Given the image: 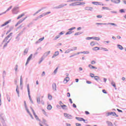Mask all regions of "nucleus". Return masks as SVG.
Masks as SVG:
<instances>
[{
    "instance_id": "412c9836",
    "label": "nucleus",
    "mask_w": 126,
    "mask_h": 126,
    "mask_svg": "<svg viewBox=\"0 0 126 126\" xmlns=\"http://www.w3.org/2000/svg\"><path fill=\"white\" fill-rule=\"evenodd\" d=\"M29 49L28 48H26L24 51V55L25 56L26 55H27V53H28V51Z\"/></svg>"
},
{
    "instance_id": "bf43d9fd",
    "label": "nucleus",
    "mask_w": 126,
    "mask_h": 126,
    "mask_svg": "<svg viewBox=\"0 0 126 126\" xmlns=\"http://www.w3.org/2000/svg\"><path fill=\"white\" fill-rule=\"evenodd\" d=\"M97 5H102L104 6V4L101 2H98V3L97 4Z\"/></svg>"
},
{
    "instance_id": "774afa93",
    "label": "nucleus",
    "mask_w": 126,
    "mask_h": 126,
    "mask_svg": "<svg viewBox=\"0 0 126 126\" xmlns=\"http://www.w3.org/2000/svg\"><path fill=\"white\" fill-rule=\"evenodd\" d=\"M76 126H81V124L79 123H76Z\"/></svg>"
},
{
    "instance_id": "052dcab7",
    "label": "nucleus",
    "mask_w": 126,
    "mask_h": 126,
    "mask_svg": "<svg viewBox=\"0 0 126 126\" xmlns=\"http://www.w3.org/2000/svg\"><path fill=\"white\" fill-rule=\"evenodd\" d=\"M17 69H18V65L17 64L15 66V71H17Z\"/></svg>"
},
{
    "instance_id": "72a5a7b5",
    "label": "nucleus",
    "mask_w": 126,
    "mask_h": 126,
    "mask_svg": "<svg viewBox=\"0 0 126 126\" xmlns=\"http://www.w3.org/2000/svg\"><path fill=\"white\" fill-rule=\"evenodd\" d=\"M16 91L18 95V97H19V91H18V86H17Z\"/></svg>"
},
{
    "instance_id": "79ce46f5",
    "label": "nucleus",
    "mask_w": 126,
    "mask_h": 126,
    "mask_svg": "<svg viewBox=\"0 0 126 126\" xmlns=\"http://www.w3.org/2000/svg\"><path fill=\"white\" fill-rule=\"evenodd\" d=\"M11 22V20H9L8 21L4 23L5 25H7L9 23H10Z\"/></svg>"
},
{
    "instance_id": "680f3d73",
    "label": "nucleus",
    "mask_w": 126,
    "mask_h": 126,
    "mask_svg": "<svg viewBox=\"0 0 126 126\" xmlns=\"http://www.w3.org/2000/svg\"><path fill=\"white\" fill-rule=\"evenodd\" d=\"M42 61H44V58L42 57H41V60L38 63H41L42 62Z\"/></svg>"
},
{
    "instance_id": "6ab92c4d",
    "label": "nucleus",
    "mask_w": 126,
    "mask_h": 126,
    "mask_svg": "<svg viewBox=\"0 0 126 126\" xmlns=\"http://www.w3.org/2000/svg\"><path fill=\"white\" fill-rule=\"evenodd\" d=\"M75 119H77L78 120L79 119H81V120H79L80 122H84V123H85V120H84V119L82 118H79V117H75Z\"/></svg>"
},
{
    "instance_id": "58836bf2",
    "label": "nucleus",
    "mask_w": 126,
    "mask_h": 126,
    "mask_svg": "<svg viewBox=\"0 0 126 126\" xmlns=\"http://www.w3.org/2000/svg\"><path fill=\"white\" fill-rule=\"evenodd\" d=\"M8 40V37H7V36H6V37L3 40L2 44H3V43H4V42H6V41H7Z\"/></svg>"
},
{
    "instance_id": "49530a36",
    "label": "nucleus",
    "mask_w": 126,
    "mask_h": 126,
    "mask_svg": "<svg viewBox=\"0 0 126 126\" xmlns=\"http://www.w3.org/2000/svg\"><path fill=\"white\" fill-rule=\"evenodd\" d=\"M93 4H94L95 5H98V2L97 1H94L92 2Z\"/></svg>"
},
{
    "instance_id": "20e7f679",
    "label": "nucleus",
    "mask_w": 126,
    "mask_h": 126,
    "mask_svg": "<svg viewBox=\"0 0 126 126\" xmlns=\"http://www.w3.org/2000/svg\"><path fill=\"white\" fill-rule=\"evenodd\" d=\"M27 89H28L29 98L31 101V100H32V98L31 97V95H30V88H29V84H28L27 85Z\"/></svg>"
},
{
    "instance_id": "9b49d317",
    "label": "nucleus",
    "mask_w": 126,
    "mask_h": 126,
    "mask_svg": "<svg viewBox=\"0 0 126 126\" xmlns=\"http://www.w3.org/2000/svg\"><path fill=\"white\" fill-rule=\"evenodd\" d=\"M59 55H60V52H59V51L55 52V54L52 57V59H54V58H56V57H58V56H59Z\"/></svg>"
},
{
    "instance_id": "4d7b16f0",
    "label": "nucleus",
    "mask_w": 126,
    "mask_h": 126,
    "mask_svg": "<svg viewBox=\"0 0 126 126\" xmlns=\"http://www.w3.org/2000/svg\"><path fill=\"white\" fill-rule=\"evenodd\" d=\"M90 76L91 77H92V78H93V77H95V76L94 75V73H90Z\"/></svg>"
},
{
    "instance_id": "338daca9",
    "label": "nucleus",
    "mask_w": 126,
    "mask_h": 126,
    "mask_svg": "<svg viewBox=\"0 0 126 126\" xmlns=\"http://www.w3.org/2000/svg\"><path fill=\"white\" fill-rule=\"evenodd\" d=\"M44 37H42V38H40L39 39V41L40 42H42V41H43V40H44Z\"/></svg>"
},
{
    "instance_id": "8fccbe9b",
    "label": "nucleus",
    "mask_w": 126,
    "mask_h": 126,
    "mask_svg": "<svg viewBox=\"0 0 126 126\" xmlns=\"http://www.w3.org/2000/svg\"><path fill=\"white\" fill-rule=\"evenodd\" d=\"M60 37H61V35H57L54 38V40H57V39H59V38H60Z\"/></svg>"
},
{
    "instance_id": "a878e982",
    "label": "nucleus",
    "mask_w": 126,
    "mask_h": 126,
    "mask_svg": "<svg viewBox=\"0 0 126 126\" xmlns=\"http://www.w3.org/2000/svg\"><path fill=\"white\" fill-rule=\"evenodd\" d=\"M93 51H99L100 47H95L93 48Z\"/></svg>"
},
{
    "instance_id": "39448f33",
    "label": "nucleus",
    "mask_w": 126,
    "mask_h": 126,
    "mask_svg": "<svg viewBox=\"0 0 126 126\" xmlns=\"http://www.w3.org/2000/svg\"><path fill=\"white\" fill-rule=\"evenodd\" d=\"M64 117H65V118H67V119H71L72 118V116H71V115L70 114H68L67 113H64Z\"/></svg>"
},
{
    "instance_id": "9d476101",
    "label": "nucleus",
    "mask_w": 126,
    "mask_h": 126,
    "mask_svg": "<svg viewBox=\"0 0 126 126\" xmlns=\"http://www.w3.org/2000/svg\"><path fill=\"white\" fill-rule=\"evenodd\" d=\"M52 89L53 91H57V85L56 84V83H53L52 84Z\"/></svg>"
},
{
    "instance_id": "bb28decb",
    "label": "nucleus",
    "mask_w": 126,
    "mask_h": 126,
    "mask_svg": "<svg viewBox=\"0 0 126 126\" xmlns=\"http://www.w3.org/2000/svg\"><path fill=\"white\" fill-rule=\"evenodd\" d=\"M111 85H112V86H114V88H115V89H117V88L116 87V84L115 83L114 81L111 82Z\"/></svg>"
},
{
    "instance_id": "f704fd0d",
    "label": "nucleus",
    "mask_w": 126,
    "mask_h": 126,
    "mask_svg": "<svg viewBox=\"0 0 126 126\" xmlns=\"http://www.w3.org/2000/svg\"><path fill=\"white\" fill-rule=\"evenodd\" d=\"M12 8V6H10L9 8H8L7 9V10L5 11V12H7V11H9V10H10V9H11Z\"/></svg>"
},
{
    "instance_id": "1a4fd4ad",
    "label": "nucleus",
    "mask_w": 126,
    "mask_h": 126,
    "mask_svg": "<svg viewBox=\"0 0 126 126\" xmlns=\"http://www.w3.org/2000/svg\"><path fill=\"white\" fill-rule=\"evenodd\" d=\"M111 1L113 2V3L117 4L118 3H120L121 2V0H111Z\"/></svg>"
},
{
    "instance_id": "e2e57ef3",
    "label": "nucleus",
    "mask_w": 126,
    "mask_h": 126,
    "mask_svg": "<svg viewBox=\"0 0 126 126\" xmlns=\"http://www.w3.org/2000/svg\"><path fill=\"white\" fill-rule=\"evenodd\" d=\"M14 28V26H11L9 28V30H10V31H12V30H13Z\"/></svg>"
},
{
    "instance_id": "a19ab883",
    "label": "nucleus",
    "mask_w": 126,
    "mask_h": 126,
    "mask_svg": "<svg viewBox=\"0 0 126 126\" xmlns=\"http://www.w3.org/2000/svg\"><path fill=\"white\" fill-rule=\"evenodd\" d=\"M37 102L38 104H40V103H41V99L40 98V97H37Z\"/></svg>"
},
{
    "instance_id": "13d9d810",
    "label": "nucleus",
    "mask_w": 126,
    "mask_h": 126,
    "mask_svg": "<svg viewBox=\"0 0 126 126\" xmlns=\"http://www.w3.org/2000/svg\"><path fill=\"white\" fill-rule=\"evenodd\" d=\"M120 12H121V13H124V12H125V10L124 9H120Z\"/></svg>"
},
{
    "instance_id": "ddd939ff",
    "label": "nucleus",
    "mask_w": 126,
    "mask_h": 126,
    "mask_svg": "<svg viewBox=\"0 0 126 126\" xmlns=\"http://www.w3.org/2000/svg\"><path fill=\"white\" fill-rule=\"evenodd\" d=\"M79 2H75L70 4L69 5V6H75V5H78L77 3H78Z\"/></svg>"
},
{
    "instance_id": "473e14b6",
    "label": "nucleus",
    "mask_w": 126,
    "mask_h": 126,
    "mask_svg": "<svg viewBox=\"0 0 126 126\" xmlns=\"http://www.w3.org/2000/svg\"><path fill=\"white\" fill-rule=\"evenodd\" d=\"M81 54H90V52L89 51H83L81 52Z\"/></svg>"
},
{
    "instance_id": "3c124183",
    "label": "nucleus",
    "mask_w": 126,
    "mask_h": 126,
    "mask_svg": "<svg viewBox=\"0 0 126 126\" xmlns=\"http://www.w3.org/2000/svg\"><path fill=\"white\" fill-rule=\"evenodd\" d=\"M90 45H91V46H94L95 45V42H94V41L91 42V43H90Z\"/></svg>"
},
{
    "instance_id": "2f4dec72",
    "label": "nucleus",
    "mask_w": 126,
    "mask_h": 126,
    "mask_svg": "<svg viewBox=\"0 0 126 126\" xmlns=\"http://www.w3.org/2000/svg\"><path fill=\"white\" fill-rule=\"evenodd\" d=\"M52 105H48L47 107V110H49V111L52 110Z\"/></svg>"
},
{
    "instance_id": "4468645a",
    "label": "nucleus",
    "mask_w": 126,
    "mask_h": 126,
    "mask_svg": "<svg viewBox=\"0 0 126 126\" xmlns=\"http://www.w3.org/2000/svg\"><path fill=\"white\" fill-rule=\"evenodd\" d=\"M110 116H116V117L117 118H118V117H119V115H117V114H116V112H110Z\"/></svg>"
},
{
    "instance_id": "a211bd4d",
    "label": "nucleus",
    "mask_w": 126,
    "mask_h": 126,
    "mask_svg": "<svg viewBox=\"0 0 126 126\" xmlns=\"http://www.w3.org/2000/svg\"><path fill=\"white\" fill-rule=\"evenodd\" d=\"M33 116H34V118L36 119V121H38L39 122H41V120L39 119V117H38V116L36 115V113L33 114Z\"/></svg>"
},
{
    "instance_id": "cd10ccee",
    "label": "nucleus",
    "mask_w": 126,
    "mask_h": 126,
    "mask_svg": "<svg viewBox=\"0 0 126 126\" xmlns=\"http://www.w3.org/2000/svg\"><path fill=\"white\" fill-rule=\"evenodd\" d=\"M118 48L120 49V50H124V47H123V46L120 45V44H118L117 45Z\"/></svg>"
},
{
    "instance_id": "0eeeda50",
    "label": "nucleus",
    "mask_w": 126,
    "mask_h": 126,
    "mask_svg": "<svg viewBox=\"0 0 126 126\" xmlns=\"http://www.w3.org/2000/svg\"><path fill=\"white\" fill-rule=\"evenodd\" d=\"M4 115H3L2 114H0V120H1V123L2 124H3L4 123Z\"/></svg>"
},
{
    "instance_id": "c9c22d12",
    "label": "nucleus",
    "mask_w": 126,
    "mask_h": 126,
    "mask_svg": "<svg viewBox=\"0 0 126 126\" xmlns=\"http://www.w3.org/2000/svg\"><path fill=\"white\" fill-rule=\"evenodd\" d=\"M70 34H72V32H71V31H69L65 33V35H70Z\"/></svg>"
},
{
    "instance_id": "423d86ee",
    "label": "nucleus",
    "mask_w": 126,
    "mask_h": 126,
    "mask_svg": "<svg viewBox=\"0 0 126 126\" xmlns=\"http://www.w3.org/2000/svg\"><path fill=\"white\" fill-rule=\"evenodd\" d=\"M33 56V55L31 54L29 58L27 59V62L26 63V65H27V64H28V63H29V62H30V61H31V59H32V56Z\"/></svg>"
},
{
    "instance_id": "e433bc0d",
    "label": "nucleus",
    "mask_w": 126,
    "mask_h": 126,
    "mask_svg": "<svg viewBox=\"0 0 126 126\" xmlns=\"http://www.w3.org/2000/svg\"><path fill=\"white\" fill-rule=\"evenodd\" d=\"M43 9H44V8H41L40 9L38 10L37 11L35 12V14L39 13V12H40V11H42Z\"/></svg>"
},
{
    "instance_id": "c756f323",
    "label": "nucleus",
    "mask_w": 126,
    "mask_h": 126,
    "mask_svg": "<svg viewBox=\"0 0 126 126\" xmlns=\"http://www.w3.org/2000/svg\"><path fill=\"white\" fill-rule=\"evenodd\" d=\"M94 80L96 81H98V80H100V77L98 76H95L94 77Z\"/></svg>"
},
{
    "instance_id": "aec40b11",
    "label": "nucleus",
    "mask_w": 126,
    "mask_h": 126,
    "mask_svg": "<svg viewBox=\"0 0 126 126\" xmlns=\"http://www.w3.org/2000/svg\"><path fill=\"white\" fill-rule=\"evenodd\" d=\"M42 123L44 124L45 126H49L48 124H47V121L44 119V118L42 119Z\"/></svg>"
},
{
    "instance_id": "c03bdc74",
    "label": "nucleus",
    "mask_w": 126,
    "mask_h": 126,
    "mask_svg": "<svg viewBox=\"0 0 126 126\" xmlns=\"http://www.w3.org/2000/svg\"><path fill=\"white\" fill-rule=\"evenodd\" d=\"M82 32H76L74 34V36H78V35H80V34H81Z\"/></svg>"
},
{
    "instance_id": "2eb2a0df",
    "label": "nucleus",
    "mask_w": 126,
    "mask_h": 126,
    "mask_svg": "<svg viewBox=\"0 0 126 126\" xmlns=\"http://www.w3.org/2000/svg\"><path fill=\"white\" fill-rule=\"evenodd\" d=\"M69 81V77H66L63 81V83H67V82H68Z\"/></svg>"
},
{
    "instance_id": "69168bd1",
    "label": "nucleus",
    "mask_w": 126,
    "mask_h": 126,
    "mask_svg": "<svg viewBox=\"0 0 126 126\" xmlns=\"http://www.w3.org/2000/svg\"><path fill=\"white\" fill-rule=\"evenodd\" d=\"M75 28H76L75 27H72V28L69 29V31H72V30H74V29H75Z\"/></svg>"
},
{
    "instance_id": "b1692460",
    "label": "nucleus",
    "mask_w": 126,
    "mask_h": 126,
    "mask_svg": "<svg viewBox=\"0 0 126 126\" xmlns=\"http://www.w3.org/2000/svg\"><path fill=\"white\" fill-rule=\"evenodd\" d=\"M5 75H6V72H5V71H3L2 73V77L3 80H4V77H5Z\"/></svg>"
},
{
    "instance_id": "f257e3e1",
    "label": "nucleus",
    "mask_w": 126,
    "mask_h": 126,
    "mask_svg": "<svg viewBox=\"0 0 126 126\" xmlns=\"http://www.w3.org/2000/svg\"><path fill=\"white\" fill-rule=\"evenodd\" d=\"M18 9H19V7L16 6L14 7L12 9V13H13V14H17V13L19 12V10H18Z\"/></svg>"
},
{
    "instance_id": "37998d69",
    "label": "nucleus",
    "mask_w": 126,
    "mask_h": 126,
    "mask_svg": "<svg viewBox=\"0 0 126 126\" xmlns=\"http://www.w3.org/2000/svg\"><path fill=\"white\" fill-rule=\"evenodd\" d=\"M77 50V47H74L72 48V49H71L70 51H76Z\"/></svg>"
},
{
    "instance_id": "ea45409f",
    "label": "nucleus",
    "mask_w": 126,
    "mask_h": 126,
    "mask_svg": "<svg viewBox=\"0 0 126 126\" xmlns=\"http://www.w3.org/2000/svg\"><path fill=\"white\" fill-rule=\"evenodd\" d=\"M94 40H95L96 41H100V38L98 37L94 36Z\"/></svg>"
},
{
    "instance_id": "0e129e2a",
    "label": "nucleus",
    "mask_w": 126,
    "mask_h": 126,
    "mask_svg": "<svg viewBox=\"0 0 126 126\" xmlns=\"http://www.w3.org/2000/svg\"><path fill=\"white\" fill-rule=\"evenodd\" d=\"M102 9H106L107 10H109V8L108 7H102Z\"/></svg>"
},
{
    "instance_id": "5701e85b",
    "label": "nucleus",
    "mask_w": 126,
    "mask_h": 126,
    "mask_svg": "<svg viewBox=\"0 0 126 126\" xmlns=\"http://www.w3.org/2000/svg\"><path fill=\"white\" fill-rule=\"evenodd\" d=\"M107 25H112L113 26H115L116 27L117 26V24L113 23H108L107 24Z\"/></svg>"
},
{
    "instance_id": "09e8293b",
    "label": "nucleus",
    "mask_w": 126,
    "mask_h": 126,
    "mask_svg": "<svg viewBox=\"0 0 126 126\" xmlns=\"http://www.w3.org/2000/svg\"><path fill=\"white\" fill-rule=\"evenodd\" d=\"M61 106L62 107V109H63V110H64L65 109L64 108H66V105L64 104L63 105H61Z\"/></svg>"
},
{
    "instance_id": "603ef678",
    "label": "nucleus",
    "mask_w": 126,
    "mask_h": 126,
    "mask_svg": "<svg viewBox=\"0 0 126 126\" xmlns=\"http://www.w3.org/2000/svg\"><path fill=\"white\" fill-rule=\"evenodd\" d=\"M81 4H85V2H80L79 3V4H77L78 5H81Z\"/></svg>"
},
{
    "instance_id": "393cba45",
    "label": "nucleus",
    "mask_w": 126,
    "mask_h": 126,
    "mask_svg": "<svg viewBox=\"0 0 126 126\" xmlns=\"http://www.w3.org/2000/svg\"><path fill=\"white\" fill-rule=\"evenodd\" d=\"M24 15H25L24 13H23V14L19 15V16L17 18V20L20 19V18H21V17H23V16H24Z\"/></svg>"
},
{
    "instance_id": "dca6fc26",
    "label": "nucleus",
    "mask_w": 126,
    "mask_h": 126,
    "mask_svg": "<svg viewBox=\"0 0 126 126\" xmlns=\"http://www.w3.org/2000/svg\"><path fill=\"white\" fill-rule=\"evenodd\" d=\"M89 67L91 69H97V67H96L95 66H94L93 65H92V64H89Z\"/></svg>"
},
{
    "instance_id": "6e6d98bb",
    "label": "nucleus",
    "mask_w": 126,
    "mask_h": 126,
    "mask_svg": "<svg viewBox=\"0 0 126 126\" xmlns=\"http://www.w3.org/2000/svg\"><path fill=\"white\" fill-rule=\"evenodd\" d=\"M8 43L7 42H6V43L4 44V46H3V49H4V48H6V47H7V44Z\"/></svg>"
},
{
    "instance_id": "f8f14e48",
    "label": "nucleus",
    "mask_w": 126,
    "mask_h": 126,
    "mask_svg": "<svg viewBox=\"0 0 126 126\" xmlns=\"http://www.w3.org/2000/svg\"><path fill=\"white\" fill-rule=\"evenodd\" d=\"M51 53V51H48L47 52H45L44 55L43 57L44 58H47V57H48V56H49V55H50V53Z\"/></svg>"
},
{
    "instance_id": "f3484780",
    "label": "nucleus",
    "mask_w": 126,
    "mask_h": 126,
    "mask_svg": "<svg viewBox=\"0 0 126 126\" xmlns=\"http://www.w3.org/2000/svg\"><path fill=\"white\" fill-rule=\"evenodd\" d=\"M106 124L108 126H114L113 123L110 121H106Z\"/></svg>"
},
{
    "instance_id": "6e6552de",
    "label": "nucleus",
    "mask_w": 126,
    "mask_h": 126,
    "mask_svg": "<svg viewBox=\"0 0 126 126\" xmlns=\"http://www.w3.org/2000/svg\"><path fill=\"white\" fill-rule=\"evenodd\" d=\"M85 10H89L90 11H92L93 10V7L90 6H87L85 8Z\"/></svg>"
},
{
    "instance_id": "7ed1b4c3",
    "label": "nucleus",
    "mask_w": 126,
    "mask_h": 126,
    "mask_svg": "<svg viewBox=\"0 0 126 126\" xmlns=\"http://www.w3.org/2000/svg\"><path fill=\"white\" fill-rule=\"evenodd\" d=\"M67 5V4H61L60 5L54 7V8L55 9H59V8H63V7H64V6H66Z\"/></svg>"
},
{
    "instance_id": "f03ea898",
    "label": "nucleus",
    "mask_w": 126,
    "mask_h": 126,
    "mask_svg": "<svg viewBox=\"0 0 126 126\" xmlns=\"http://www.w3.org/2000/svg\"><path fill=\"white\" fill-rule=\"evenodd\" d=\"M50 13H51V12H47L46 13H44L42 14L39 15V16L37 17V19H41L42 17H43V16H46V15H48V14H50Z\"/></svg>"
},
{
    "instance_id": "864d4df0",
    "label": "nucleus",
    "mask_w": 126,
    "mask_h": 126,
    "mask_svg": "<svg viewBox=\"0 0 126 126\" xmlns=\"http://www.w3.org/2000/svg\"><path fill=\"white\" fill-rule=\"evenodd\" d=\"M23 33V31L20 32L19 34H18L17 36L18 37H19L21 35H22Z\"/></svg>"
},
{
    "instance_id": "de8ad7c7",
    "label": "nucleus",
    "mask_w": 126,
    "mask_h": 126,
    "mask_svg": "<svg viewBox=\"0 0 126 126\" xmlns=\"http://www.w3.org/2000/svg\"><path fill=\"white\" fill-rule=\"evenodd\" d=\"M12 36V32L10 33L6 37H8V39L9 38H10Z\"/></svg>"
},
{
    "instance_id": "5fc2aeb1",
    "label": "nucleus",
    "mask_w": 126,
    "mask_h": 126,
    "mask_svg": "<svg viewBox=\"0 0 126 126\" xmlns=\"http://www.w3.org/2000/svg\"><path fill=\"white\" fill-rule=\"evenodd\" d=\"M73 1H76V0H67V2H72Z\"/></svg>"
},
{
    "instance_id": "4c0bfd02",
    "label": "nucleus",
    "mask_w": 126,
    "mask_h": 126,
    "mask_svg": "<svg viewBox=\"0 0 126 126\" xmlns=\"http://www.w3.org/2000/svg\"><path fill=\"white\" fill-rule=\"evenodd\" d=\"M58 69H59V67H57L54 71V74H57V72H58Z\"/></svg>"
},
{
    "instance_id": "a18cd8bd",
    "label": "nucleus",
    "mask_w": 126,
    "mask_h": 126,
    "mask_svg": "<svg viewBox=\"0 0 126 126\" xmlns=\"http://www.w3.org/2000/svg\"><path fill=\"white\" fill-rule=\"evenodd\" d=\"M100 49H102V50H104V51L105 52H108L109 51V50L107 49V48L101 47V48H100Z\"/></svg>"
},
{
    "instance_id": "7c9ffc66",
    "label": "nucleus",
    "mask_w": 126,
    "mask_h": 126,
    "mask_svg": "<svg viewBox=\"0 0 126 126\" xmlns=\"http://www.w3.org/2000/svg\"><path fill=\"white\" fill-rule=\"evenodd\" d=\"M95 24L96 25H107V23H96Z\"/></svg>"
},
{
    "instance_id": "4be33fe9",
    "label": "nucleus",
    "mask_w": 126,
    "mask_h": 126,
    "mask_svg": "<svg viewBox=\"0 0 126 126\" xmlns=\"http://www.w3.org/2000/svg\"><path fill=\"white\" fill-rule=\"evenodd\" d=\"M48 98L50 101L52 100L53 99V96L52 95L50 94H48Z\"/></svg>"
},
{
    "instance_id": "c85d7f7f",
    "label": "nucleus",
    "mask_w": 126,
    "mask_h": 126,
    "mask_svg": "<svg viewBox=\"0 0 126 126\" xmlns=\"http://www.w3.org/2000/svg\"><path fill=\"white\" fill-rule=\"evenodd\" d=\"M23 84V81L22 80V76H21L20 77V85L21 86L22 84Z\"/></svg>"
}]
</instances>
